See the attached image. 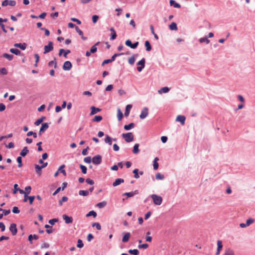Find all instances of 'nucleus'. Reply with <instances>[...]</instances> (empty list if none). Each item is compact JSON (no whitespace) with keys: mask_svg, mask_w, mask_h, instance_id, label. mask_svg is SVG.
Wrapping results in <instances>:
<instances>
[{"mask_svg":"<svg viewBox=\"0 0 255 255\" xmlns=\"http://www.w3.org/2000/svg\"><path fill=\"white\" fill-rule=\"evenodd\" d=\"M150 197L155 205L159 206L162 204L163 199L161 196L156 194H151Z\"/></svg>","mask_w":255,"mask_h":255,"instance_id":"nucleus-1","label":"nucleus"},{"mask_svg":"<svg viewBox=\"0 0 255 255\" xmlns=\"http://www.w3.org/2000/svg\"><path fill=\"white\" fill-rule=\"evenodd\" d=\"M122 136L127 142H130L133 140V135L131 132L123 133Z\"/></svg>","mask_w":255,"mask_h":255,"instance_id":"nucleus-2","label":"nucleus"},{"mask_svg":"<svg viewBox=\"0 0 255 255\" xmlns=\"http://www.w3.org/2000/svg\"><path fill=\"white\" fill-rule=\"evenodd\" d=\"M44 54H46L51 51L53 49V42L49 41L48 44L44 46Z\"/></svg>","mask_w":255,"mask_h":255,"instance_id":"nucleus-3","label":"nucleus"},{"mask_svg":"<svg viewBox=\"0 0 255 255\" xmlns=\"http://www.w3.org/2000/svg\"><path fill=\"white\" fill-rule=\"evenodd\" d=\"M148 115V109L147 107L143 108L139 115V118L141 119H144Z\"/></svg>","mask_w":255,"mask_h":255,"instance_id":"nucleus-4","label":"nucleus"},{"mask_svg":"<svg viewBox=\"0 0 255 255\" xmlns=\"http://www.w3.org/2000/svg\"><path fill=\"white\" fill-rule=\"evenodd\" d=\"M92 162L94 164L99 165L102 162V157L100 155L94 156L92 158Z\"/></svg>","mask_w":255,"mask_h":255,"instance_id":"nucleus-5","label":"nucleus"},{"mask_svg":"<svg viewBox=\"0 0 255 255\" xmlns=\"http://www.w3.org/2000/svg\"><path fill=\"white\" fill-rule=\"evenodd\" d=\"M145 62V60L144 58H142L141 60L138 62L137 65L140 66L137 67V70L138 72H141L142 70L144 68Z\"/></svg>","mask_w":255,"mask_h":255,"instance_id":"nucleus-6","label":"nucleus"},{"mask_svg":"<svg viewBox=\"0 0 255 255\" xmlns=\"http://www.w3.org/2000/svg\"><path fill=\"white\" fill-rule=\"evenodd\" d=\"M47 164H48L47 163H45V164H44V165H41V166H40L39 165H37V164H35V168L36 172L39 175H41V170L42 168H44L45 167H46Z\"/></svg>","mask_w":255,"mask_h":255,"instance_id":"nucleus-7","label":"nucleus"},{"mask_svg":"<svg viewBox=\"0 0 255 255\" xmlns=\"http://www.w3.org/2000/svg\"><path fill=\"white\" fill-rule=\"evenodd\" d=\"M1 4H2V6H6L8 5L13 6L15 5L16 2L14 0H5L3 1H2Z\"/></svg>","mask_w":255,"mask_h":255,"instance_id":"nucleus-8","label":"nucleus"},{"mask_svg":"<svg viewBox=\"0 0 255 255\" xmlns=\"http://www.w3.org/2000/svg\"><path fill=\"white\" fill-rule=\"evenodd\" d=\"M9 231H10L12 235H15L17 232L16 225L14 223L11 224L9 227Z\"/></svg>","mask_w":255,"mask_h":255,"instance_id":"nucleus-9","label":"nucleus"},{"mask_svg":"<svg viewBox=\"0 0 255 255\" xmlns=\"http://www.w3.org/2000/svg\"><path fill=\"white\" fill-rule=\"evenodd\" d=\"M49 126L47 123H45L42 124L41 127L39 131V134L41 135L46 130L48 129Z\"/></svg>","mask_w":255,"mask_h":255,"instance_id":"nucleus-10","label":"nucleus"},{"mask_svg":"<svg viewBox=\"0 0 255 255\" xmlns=\"http://www.w3.org/2000/svg\"><path fill=\"white\" fill-rule=\"evenodd\" d=\"M71 68L72 64L70 61H67L64 63V64L63 65V70L65 71H68L70 70L71 69Z\"/></svg>","mask_w":255,"mask_h":255,"instance_id":"nucleus-11","label":"nucleus"},{"mask_svg":"<svg viewBox=\"0 0 255 255\" xmlns=\"http://www.w3.org/2000/svg\"><path fill=\"white\" fill-rule=\"evenodd\" d=\"M62 218L66 224L72 223L73 222L72 217H69L65 214L63 215Z\"/></svg>","mask_w":255,"mask_h":255,"instance_id":"nucleus-12","label":"nucleus"},{"mask_svg":"<svg viewBox=\"0 0 255 255\" xmlns=\"http://www.w3.org/2000/svg\"><path fill=\"white\" fill-rule=\"evenodd\" d=\"M176 121L181 123L182 125L185 124V117L184 116L179 115L176 117Z\"/></svg>","mask_w":255,"mask_h":255,"instance_id":"nucleus-13","label":"nucleus"},{"mask_svg":"<svg viewBox=\"0 0 255 255\" xmlns=\"http://www.w3.org/2000/svg\"><path fill=\"white\" fill-rule=\"evenodd\" d=\"M169 4L170 6H173L175 8H180L181 7L180 4L176 2L174 0H170Z\"/></svg>","mask_w":255,"mask_h":255,"instance_id":"nucleus-14","label":"nucleus"},{"mask_svg":"<svg viewBox=\"0 0 255 255\" xmlns=\"http://www.w3.org/2000/svg\"><path fill=\"white\" fill-rule=\"evenodd\" d=\"M138 194V190H135L132 192H127L123 194V196L126 195L128 196V197H131L133 196L134 195H137Z\"/></svg>","mask_w":255,"mask_h":255,"instance_id":"nucleus-15","label":"nucleus"},{"mask_svg":"<svg viewBox=\"0 0 255 255\" xmlns=\"http://www.w3.org/2000/svg\"><path fill=\"white\" fill-rule=\"evenodd\" d=\"M63 53H64L63 56L65 58H67V55L68 54L70 53V50H67L65 51L63 49H60L59 50V56H61L62 55Z\"/></svg>","mask_w":255,"mask_h":255,"instance_id":"nucleus-16","label":"nucleus"},{"mask_svg":"<svg viewBox=\"0 0 255 255\" xmlns=\"http://www.w3.org/2000/svg\"><path fill=\"white\" fill-rule=\"evenodd\" d=\"M223 255H235L234 251L231 248H227Z\"/></svg>","mask_w":255,"mask_h":255,"instance_id":"nucleus-17","label":"nucleus"},{"mask_svg":"<svg viewBox=\"0 0 255 255\" xmlns=\"http://www.w3.org/2000/svg\"><path fill=\"white\" fill-rule=\"evenodd\" d=\"M170 90V89L167 87H164L161 88L158 91V93L159 94H162V93H167Z\"/></svg>","mask_w":255,"mask_h":255,"instance_id":"nucleus-18","label":"nucleus"},{"mask_svg":"<svg viewBox=\"0 0 255 255\" xmlns=\"http://www.w3.org/2000/svg\"><path fill=\"white\" fill-rule=\"evenodd\" d=\"M124 182V180L122 178H117L113 183V186L115 187Z\"/></svg>","mask_w":255,"mask_h":255,"instance_id":"nucleus-19","label":"nucleus"},{"mask_svg":"<svg viewBox=\"0 0 255 255\" xmlns=\"http://www.w3.org/2000/svg\"><path fill=\"white\" fill-rule=\"evenodd\" d=\"M14 46L15 47H18L20 48L21 49L24 50L26 49V44L25 43H15L14 44Z\"/></svg>","mask_w":255,"mask_h":255,"instance_id":"nucleus-20","label":"nucleus"},{"mask_svg":"<svg viewBox=\"0 0 255 255\" xmlns=\"http://www.w3.org/2000/svg\"><path fill=\"white\" fill-rule=\"evenodd\" d=\"M131 108H132L131 105L129 104V105H127V106L126 107L125 112V116L126 117H128L129 116L130 111Z\"/></svg>","mask_w":255,"mask_h":255,"instance_id":"nucleus-21","label":"nucleus"},{"mask_svg":"<svg viewBox=\"0 0 255 255\" xmlns=\"http://www.w3.org/2000/svg\"><path fill=\"white\" fill-rule=\"evenodd\" d=\"M91 115H93L97 113L98 112H99L101 111V110L99 108H96L94 106H92L91 107Z\"/></svg>","mask_w":255,"mask_h":255,"instance_id":"nucleus-22","label":"nucleus"},{"mask_svg":"<svg viewBox=\"0 0 255 255\" xmlns=\"http://www.w3.org/2000/svg\"><path fill=\"white\" fill-rule=\"evenodd\" d=\"M110 30L112 32L110 39L113 40L116 38L117 34L113 27H111Z\"/></svg>","mask_w":255,"mask_h":255,"instance_id":"nucleus-23","label":"nucleus"},{"mask_svg":"<svg viewBox=\"0 0 255 255\" xmlns=\"http://www.w3.org/2000/svg\"><path fill=\"white\" fill-rule=\"evenodd\" d=\"M138 56V54H134L128 59V63L130 65H133L135 61V58Z\"/></svg>","mask_w":255,"mask_h":255,"instance_id":"nucleus-24","label":"nucleus"},{"mask_svg":"<svg viewBox=\"0 0 255 255\" xmlns=\"http://www.w3.org/2000/svg\"><path fill=\"white\" fill-rule=\"evenodd\" d=\"M158 160H159V158L157 157L154 159V160L153 161V169L154 170H157L158 168L159 164L157 162Z\"/></svg>","mask_w":255,"mask_h":255,"instance_id":"nucleus-25","label":"nucleus"},{"mask_svg":"<svg viewBox=\"0 0 255 255\" xmlns=\"http://www.w3.org/2000/svg\"><path fill=\"white\" fill-rule=\"evenodd\" d=\"M130 234L129 233H126L123 237L122 241L124 243L127 242L129 239Z\"/></svg>","mask_w":255,"mask_h":255,"instance_id":"nucleus-26","label":"nucleus"},{"mask_svg":"<svg viewBox=\"0 0 255 255\" xmlns=\"http://www.w3.org/2000/svg\"><path fill=\"white\" fill-rule=\"evenodd\" d=\"M29 152V150L28 149H27V147H24L22 150H21V151L20 152V155L21 156H25V155H26V154L28 153Z\"/></svg>","mask_w":255,"mask_h":255,"instance_id":"nucleus-27","label":"nucleus"},{"mask_svg":"<svg viewBox=\"0 0 255 255\" xmlns=\"http://www.w3.org/2000/svg\"><path fill=\"white\" fill-rule=\"evenodd\" d=\"M113 138H112L109 135H106L105 139V142L106 143H108L109 145H111L112 143Z\"/></svg>","mask_w":255,"mask_h":255,"instance_id":"nucleus-28","label":"nucleus"},{"mask_svg":"<svg viewBox=\"0 0 255 255\" xmlns=\"http://www.w3.org/2000/svg\"><path fill=\"white\" fill-rule=\"evenodd\" d=\"M155 178L158 180H162L165 178V176L163 174H161L160 173H157L155 175Z\"/></svg>","mask_w":255,"mask_h":255,"instance_id":"nucleus-29","label":"nucleus"},{"mask_svg":"<svg viewBox=\"0 0 255 255\" xmlns=\"http://www.w3.org/2000/svg\"><path fill=\"white\" fill-rule=\"evenodd\" d=\"M199 41L200 43H206V44H209L210 42V40L208 39L207 37H204L200 38L199 39Z\"/></svg>","mask_w":255,"mask_h":255,"instance_id":"nucleus-30","label":"nucleus"},{"mask_svg":"<svg viewBox=\"0 0 255 255\" xmlns=\"http://www.w3.org/2000/svg\"><path fill=\"white\" fill-rule=\"evenodd\" d=\"M139 144L136 143L134 145L132 152L134 154H137L139 152V150L138 149Z\"/></svg>","mask_w":255,"mask_h":255,"instance_id":"nucleus-31","label":"nucleus"},{"mask_svg":"<svg viewBox=\"0 0 255 255\" xmlns=\"http://www.w3.org/2000/svg\"><path fill=\"white\" fill-rule=\"evenodd\" d=\"M117 117L119 121H120L123 117V113L120 109H118L117 110Z\"/></svg>","mask_w":255,"mask_h":255,"instance_id":"nucleus-32","label":"nucleus"},{"mask_svg":"<svg viewBox=\"0 0 255 255\" xmlns=\"http://www.w3.org/2000/svg\"><path fill=\"white\" fill-rule=\"evenodd\" d=\"M64 167L65 165L64 164L61 165L58 169V171L61 172L64 176H66V172L65 170L64 169Z\"/></svg>","mask_w":255,"mask_h":255,"instance_id":"nucleus-33","label":"nucleus"},{"mask_svg":"<svg viewBox=\"0 0 255 255\" xmlns=\"http://www.w3.org/2000/svg\"><path fill=\"white\" fill-rule=\"evenodd\" d=\"M9 51L11 53L14 54L16 55H18L20 54V51L17 49L11 48Z\"/></svg>","mask_w":255,"mask_h":255,"instance_id":"nucleus-34","label":"nucleus"},{"mask_svg":"<svg viewBox=\"0 0 255 255\" xmlns=\"http://www.w3.org/2000/svg\"><path fill=\"white\" fill-rule=\"evenodd\" d=\"M134 124L133 123H130L128 125H126L124 126V128L127 130H128L130 129H131L132 128H133L134 127Z\"/></svg>","mask_w":255,"mask_h":255,"instance_id":"nucleus-35","label":"nucleus"},{"mask_svg":"<svg viewBox=\"0 0 255 255\" xmlns=\"http://www.w3.org/2000/svg\"><path fill=\"white\" fill-rule=\"evenodd\" d=\"M106 205H107V202L106 201H103V202L98 203L97 204V206L99 208L101 209V208H103L104 207H105L106 206Z\"/></svg>","mask_w":255,"mask_h":255,"instance_id":"nucleus-36","label":"nucleus"},{"mask_svg":"<svg viewBox=\"0 0 255 255\" xmlns=\"http://www.w3.org/2000/svg\"><path fill=\"white\" fill-rule=\"evenodd\" d=\"M3 57L8 59L9 61H11L13 58V56L12 55L8 54L7 53H4L3 54Z\"/></svg>","mask_w":255,"mask_h":255,"instance_id":"nucleus-37","label":"nucleus"},{"mask_svg":"<svg viewBox=\"0 0 255 255\" xmlns=\"http://www.w3.org/2000/svg\"><path fill=\"white\" fill-rule=\"evenodd\" d=\"M144 45L146 47V51H149L151 50V47L150 44L148 41H147V40L145 41Z\"/></svg>","mask_w":255,"mask_h":255,"instance_id":"nucleus-38","label":"nucleus"},{"mask_svg":"<svg viewBox=\"0 0 255 255\" xmlns=\"http://www.w3.org/2000/svg\"><path fill=\"white\" fill-rule=\"evenodd\" d=\"M38 239V236L36 235H30L28 236V240L31 243H32V239L37 240Z\"/></svg>","mask_w":255,"mask_h":255,"instance_id":"nucleus-39","label":"nucleus"},{"mask_svg":"<svg viewBox=\"0 0 255 255\" xmlns=\"http://www.w3.org/2000/svg\"><path fill=\"white\" fill-rule=\"evenodd\" d=\"M169 28L171 30H176L177 29V24L175 22H172L169 25Z\"/></svg>","mask_w":255,"mask_h":255,"instance_id":"nucleus-40","label":"nucleus"},{"mask_svg":"<svg viewBox=\"0 0 255 255\" xmlns=\"http://www.w3.org/2000/svg\"><path fill=\"white\" fill-rule=\"evenodd\" d=\"M89 193V191L87 190H80L79 192V194L83 196H88Z\"/></svg>","mask_w":255,"mask_h":255,"instance_id":"nucleus-41","label":"nucleus"},{"mask_svg":"<svg viewBox=\"0 0 255 255\" xmlns=\"http://www.w3.org/2000/svg\"><path fill=\"white\" fill-rule=\"evenodd\" d=\"M99 42H97L95 45L93 46L91 48L90 51L92 53H94L97 51V48L96 47V45H98L99 44Z\"/></svg>","mask_w":255,"mask_h":255,"instance_id":"nucleus-42","label":"nucleus"},{"mask_svg":"<svg viewBox=\"0 0 255 255\" xmlns=\"http://www.w3.org/2000/svg\"><path fill=\"white\" fill-rule=\"evenodd\" d=\"M92 216H93L94 218H95L97 216L96 212L94 211H91L86 215V217H87Z\"/></svg>","mask_w":255,"mask_h":255,"instance_id":"nucleus-43","label":"nucleus"},{"mask_svg":"<svg viewBox=\"0 0 255 255\" xmlns=\"http://www.w3.org/2000/svg\"><path fill=\"white\" fill-rule=\"evenodd\" d=\"M128 253L131 255H138L139 254V251L137 249L129 250Z\"/></svg>","mask_w":255,"mask_h":255,"instance_id":"nucleus-44","label":"nucleus"},{"mask_svg":"<svg viewBox=\"0 0 255 255\" xmlns=\"http://www.w3.org/2000/svg\"><path fill=\"white\" fill-rule=\"evenodd\" d=\"M103 119V118L101 116H96L94 117V118L93 119V122H99L101 121Z\"/></svg>","mask_w":255,"mask_h":255,"instance_id":"nucleus-45","label":"nucleus"},{"mask_svg":"<svg viewBox=\"0 0 255 255\" xmlns=\"http://www.w3.org/2000/svg\"><path fill=\"white\" fill-rule=\"evenodd\" d=\"M223 248L222 242L220 240H218L217 241V250L221 251L222 250Z\"/></svg>","mask_w":255,"mask_h":255,"instance_id":"nucleus-46","label":"nucleus"},{"mask_svg":"<svg viewBox=\"0 0 255 255\" xmlns=\"http://www.w3.org/2000/svg\"><path fill=\"white\" fill-rule=\"evenodd\" d=\"M123 54H124L123 53L115 54L114 55H113L112 56V58L110 60H111V61L112 62H113V61L115 60V59H116V58L117 56H121V55H122Z\"/></svg>","mask_w":255,"mask_h":255,"instance_id":"nucleus-47","label":"nucleus"},{"mask_svg":"<svg viewBox=\"0 0 255 255\" xmlns=\"http://www.w3.org/2000/svg\"><path fill=\"white\" fill-rule=\"evenodd\" d=\"M255 222V220L253 218H249L247 221H246V225H247L248 226H249L250 225H251L252 224L254 223Z\"/></svg>","mask_w":255,"mask_h":255,"instance_id":"nucleus-48","label":"nucleus"},{"mask_svg":"<svg viewBox=\"0 0 255 255\" xmlns=\"http://www.w3.org/2000/svg\"><path fill=\"white\" fill-rule=\"evenodd\" d=\"M27 136H30L32 135L34 138H36L37 135L36 132H33L32 131H29L26 134Z\"/></svg>","mask_w":255,"mask_h":255,"instance_id":"nucleus-49","label":"nucleus"},{"mask_svg":"<svg viewBox=\"0 0 255 255\" xmlns=\"http://www.w3.org/2000/svg\"><path fill=\"white\" fill-rule=\"evenodd\" d=\"M84 246V244L81 240L79 239L77 242V247L79 248H81Z\"/></svg>","mask_w":255,"mask_h":255,"instance_id":"nucleus-50","label":"nucleus"},{"mask_svg":"<svg viewBox=\"0 0 255 255\" xmlns=\"http://www.w3.org/2000/svg\"><path fill=\"white\" fill-rule=\"evenodd\" d=\"M43 121V118H40V119H38L37 120H36L34 124H35V126H38L40 124H41L42 123Z\"/></svg>","mask_w":255,"mask_h":255,"instance_id":"nucleus-51","label":"nucleus"},{"mask_svg":"<svg viewBox=\"0 0 255 255\" xmlns=\"http://www.w3.org/2000/svg\"><path fill=\"white\" fill-rule=\"evenodd\" d=\"M68 200L67 197L64 196L62 197L61 200L59 201V204L60 206H62L63 204V202H66Z\"/></svg>","mask_w":255,"mask_h":255,"instance_id":"nucleus-52","label":"nucleus"},{"mask_svg":"<svg viewBox=\"0 0 255 255\" xmlns=\"http://www.w3.org/2000/svg\"><path fill=\"white\" fill-rule=\"evenodd\" d=\"M48 65L49 66H54V68H56L57 66V63L55 61L52 60L49 62Z\"/></svg>","mask_w":255,"mask_h":255,"instance_id":"nucleus-53","label":"nucleus"},{"mask_svg":"<svg viewBox=\"0 0 255 255\" xmlns=\"http://www.w3.org/2000/svg\"><path fill=\"white\" fill-rule=\"evenodd\" d=\"M17 162H18V166L19 167H21L22 165V158L20 156H18L17 158Z\"/></svg>","mask_w":255,"mask_h":255,"instance_id":"nucleus-54","label":"nucleus"},{"mask_svg":"<svg viewBox=\"0 0 255 255\" xmlns=\"http://www.w3.org/2000/svg\"><path fill=\"white\" fill-rule=\"evenodd\" d=\"M138 169H135L133 171V173H134V177L136 179H137L139 177L138 174Z\"/></svg>","mask_w":255,"mask_h":255,"instance_id":"nucleus-55","label":"nucleus"},{"mask_svg":"<svg viewBox=\"0 0 255 255\" xmlns=\"http://www.w3.org/2000/svg\"><path fill=\"white\" fill-rule=\"evenodd\" d=\"M93 227H95L97 230H100L101 229V226L99 223H94L92 224Z\"/></svg>","mask_w":255,"mask_h":255,"instance_id":"nucleus-56","label":"nucleus"},{"mask_svg":"<svg viewBox=\"0 0 255 255\" xmlns=\"http://www.w3.org/2000/svg\"><path fill=\"white\" fill-rule=\"evenodd\" d=\"M99 19V16L97 15H94L92 16V21L94 23H95L97 22Z\"/></svg>","mask_w":255,"mask_h":255,"instance_id":"nucleus-57","label":"nucleus"},{"mask_svg":"<svg viewBox=\"0 0 255 255\" xmlns=\"http://www.w3.org/2000/svg\"><path fill=\"white\" fill-rule=\"evenodd\" d=\"M80 168L83 174H86L87 173V167L85 166L80 165Z\"/></svg>","mask_w":255,"mask_h":255,"instance_id":"nucleus-58","label":"nucleus"},{"mask_svg":"<svg viewBox=\"0 0 255 255\" xmlns=\"http://www.w3.org/2000/svg\"><path fill=\"white\" fill-rule=\"evenodd\" d=\"M84 161L86 162V163H90L92 161V159L91 158V157L90 156H87L86 157H85L84 159Z\"/></svg>","mask_w":255,"mask_h":255,"instance_id":"nucleus-59","label":"nucleus"},{"mask_svg":"<svg viewBox=\"0 0 255 255\" xmlns=\"http://www.w3.org/2000/svg\"><path fill=\"white\" fill-rule=\"evenodd\" d=\"M58 219H51L49 221V223L52 225H53L55 224V223L57 222H58Z\"/></svg>","mask_w":255,"mask_h":255,"instance_id":"nucleus-60","label":"nucleus"},{"mask_svg":"<svg viewBox=\"0 0 255 255\" xmlns=\"http://www.w3.org/2000/svg\"><path fill=\"white\" fill-rule=\"evenodd\" d=\"M148 247V244H142V245H140L138 246V248L139 249H147Z\"/></svg>","mask_w":255,"mask_h":255,"instance_id":"nucleus-61","label":"nucleus"},{"mask_svg":"<svg viewBox=\"0 0 255 255\" xmlns=\"http://www.w3.org/2000/svg\"><path fill=\"white\" fill-rule=\"evenodd\" d=\"M125 44L127 46H128L131 48L132 44L130 40H129V39L127 40L125 42Z\"/></svg>","mask_w":255,"mask_h":255,"instance_id":"nucleus-62","label":"nucleus"},{"mask_svg":"<svg viewBox=\"0 0 255 255\" xmlns=\"http://www.w3.org/2000/svg\"><path fill=\"white\" fill-rule=\"evenodd\" d=\"M12 212L14 214H18L19 213V210L17 207H13L12 208Z\"/></svg>","mask_w":255,"mask_h":255,"instance_id":"nucleus-63","label":"nucleus"},{"mask_svg":"<svg viewBox=\"0 0 255 255\" xmlns=\"http://www.w3.org/2000/svg\"><path fill=\"white\" fill-rule=\"evenodd\" d=\"M49 247V245L48 243H43L41 245V248L42 249H44V248L47 249V248H48Z\"/></svg>","mask_w":255,"mask_h":255,"instance_id":"nucleus-64","label":"nucleus"}]
</instances>
